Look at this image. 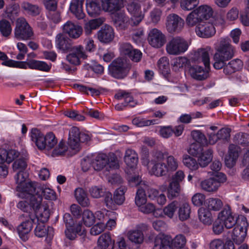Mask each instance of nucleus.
Here are the masks:
<instances>
[{"label": "nucleus", "instance_id": "obj_1", "mask_svg": "<svg viewBox=\"0 0 249 249\" xmlns=\"http://www.w3.org/2000/svg\"><path fill=\"white\" fill-rule=\"evenodd\" d=\"M139 0H126V7L131 17L129 18L124 11L118 12L113 16L116 27L124 29L130 24L131 26L139 25L144 18L145 13L151 7L152 4L145 0L143 10L137 1Z\"/></svg>", "mask_w": 249, "mask_h": 249}, {"label": "nucleus", "instance_id": "obj_2", "mask_svg": "<svg viewBox=\"0 0 249 249\" xmlns=\"http://www.w3.org/2000/svg\"><path fill=\"white\" fill-rule=\"evenodd\" d=\"M31 140L35 142L40 150H44L48 155L54 157L63 154L67 150L63 142L57 144V141L54 135L50 132L44 136L37 129H32L30 133Z\"/></svg>", "mask_w": 249, "mask_h": 249}, {"label": "nucleus", "instance_id": "obj_3", "mask_svg": "<svg viewBox=\"0 0 249 249\" xmlns=\"http://www.w3.org/2000/svg\"><path fill=\"white\" fill-rule=\"evenodd\" d=\"M166 152H156L153 159L146 164L150 174L158 177L166 176L176 171L178 167V161L173 156H167L165 161V156H167Z\"/></svg>", "mask_w": 249, "mask_h": 249}, {"label": "nucleus", "instance_id": "obj_4", "mask_svg": "<svg viewBox=\"0 0 249 249\" xmlns=\"http://www.w3.org/2000/svg\"><path fill=\"white\" fill-rule=\"evenodd\" d=\"M228 37H221L214 44L216 51L213 56V67L217 70L222 68L226 62L232 58L235 53V48L230 43Z\"/></svg>", "mask_w": 249, "mask_h": 249}, {"label": "nucleus", "instance_id": "obj_5", "mask_svg": "<svg viewBox=\"0 0 249 249\" xmlns=\"http://www.w3.org/2000/svg\"><path fill=\"white\" fill-rule=\"evenodd\" d=\"M92 167L96 171H101L105 169L109 171L111 170L118 169L119 167V161L113 153L108 155L100 153L92 155Z\"/></svg>", "mask_w": 249, "mask_h": 249}, {"label": "nucleus", "instance_id": "obj_6", "mask_svg": "<svg viewBox=\"0 0 249 249\" xmlns=\"http://www.w3.org/2000/svg\"><path fill=\"white\" fill-rule=\"evenodd\" d=\"M15 179L17 196L20 198L31 196L35 191V183L29 180L28 173L26 171L17 172Z\"/></svg>", "mask_w": 249, "mask_h": 249}, {"label": "nucleus", "instance_id": "obj_7", "mask_svg": "<svg viewBox=\"0 0 249 249\" xmlns=\"http://www.w3.org/2000/svg\"><path fill=\"white\" fill-rule=\"evenodd\" d=\"M237 222V220L228 206L218 213L217 218L213 224V231L215 234H219L223 231L224 227L227 229L231 228Z\"/></svg>", "mask_w": 249, "mask_h": 249}, {"label": "nucleus", "instance_id": "obj_8", "mask_svg": "<svg viewBox=\"0 0 249 249\" xmlns=\"http://www.w3.org/2000/svg\"><path fill=\"white\" fill-rule=\"evenodd\" d=\"M186 243L185 236L182 234L177 235L174 239L167 235H159L155 241L154 249H173V243L176 248H183Z\"/></svg>", "mask_w": 249, "mask_h": 249}, {"label": "nucleus", "instance_id": "obj_9", "mask_svg": "<svg viewBox=\"0 0 249 249\" xmlns=\"http://www.w3.org/2000/svg\"><path fill=\"white\" fill-rule=\"evenodd\" d=\"M66 224L65 235L71 240H74L77 235H82L85 233V228L80 222H74L69 213H65L63 216Z\"/></svg>", "mask_w": 249, "mask_h": 249}, {"label": "nucleus", "instance_id": "obj_10", "mask_svg": "<svg viewBox=\"0 0 249 249\" xmlns=\"http://www.w3.org/2000/svg\"><path fill=\"white\" fill-rule=\"evenodd\" d=\"M189 47L187 41L180 36L173 37L167 43L166 51L170 55H177L186 52Z\"/></svg>", "mask_w": 249, "mask_h": 249}, {"label": "nucleus", "instance_id": "obj_11", "mask_svg": "<svg viewBox=\"0 0 249 249\" xmlns=\"http://www.w3.org/2000/svg\"><path fill=\"white\" fill-rule=\"evenodd\" d=\"M130 67L131 66L126 59L118 58L109 65L108 70L115 78H122L126 75Z\"/></svg>", "mask_w": 249, "mask_h": 249}, {"label": "nucleus", "instance_id": "obj_12", "mask_svg": "<svg viewBox=\"0 0 249 249\" xmlns=\"http://www.w3.org/2000/svg\"><path fill=\"white\" fill-rule=\"evenodd\" d=\"M89 140V136L85 133H81L77 127L72 126L70 129L68 144L71 149L78 150L81 142H88Z\"/></svg>", "mask_w": 249, "mask_h": 249}, {"label": "nucleus", "instance_id": "obj_13", "mask_svg": "<svg viewBox=\"0 0 249 249\" xmlns=\"http://www.w3.org/2000/svg\"><path fill=\"white\" fill-rule=\"evenodd\" d=\"M14 35L15 38L18 40H27L32 38L33 32L26 20L19 18L16 22Z\"/></svg>", "mask_w": 249, "mask_h": 249}, {"label": "nucleus", "instance_id": "obj_14", "mask_svg": "<svg viewBox=\"0 0 249 249\" xmlns=\"http://www.w3.org/2000/svg\"><path fill=\"white\" fill-rule=\"evenodd\" d=\"M33 209L35 213V217L33 219H36V222L45 223L48 221L50 217V210L48 204L43 202L41 203V198L36 200L35 202L32 203Z\"/></svg>", "mask_w": 249, "mask_h": 249}, {"label": "nucleus", "instance_id": "obj_15", "mask_svg": "<svg viewBox=\"0 0 249 249\" xmlns=\"http://www.w3.org/2000/svg\"><path fill=\"white\" fill-rule=\"evenodd\" d=\"M238 223V224L233 230L231 238L235 244H240L246 236L248 223L243 215L239 216Z\"/></svg>", "mask_w": 249, "mask_h": 249}, {"label": "nucleus", "instance_id": "obj_16", "mask_svg": "<svg viewBox=\"0 0 249 249\" xmlns=\"http://www.w3.org/2000/svg\"><path fill=\"white\" fill-rule=\"evenodd\" d=\"M184 21L176 14H169L166 19L165 28L167 32L172 34H179L183 30Z\"/></svg>", "mask_w": 249, "mask_h": 249}, {"label": "nucleus", "instance_id": "obj_17", "mask_svg": "<svg viewBox=\"0 0 249 249\" xmlns=\"http://www.w3.org/2000/svg\"><path fill=\"white\" fill-rule=\"evenodd\" d=\"M215 20V19L212 21H203L197 25L195 29L196 35L205 38L213 36L216 33Z\"/></svg>", "mask_w": 249, "mask_h": 249}, {"label": "nucleus", "instance_id": "obj_18", "mask_svg": "<svg viewBox=\"0 0 249 249\" xmlns=\"http://www.w3.org/2000/svg\"><path fill=\"white\" fill-rule=\"evenodd\" d=\"M226 180V176L222 173H217L213 177L205 179L201 182L202 189L209 192L217 190L222 183Z\"/></svg>", "mask_w": 249, "mask_h": 249}, {"label": "nucleus", "instance_id": "obj_19", "mask_svg": "<svg viewBox=\"0 0 249 249\" xmlns=\"http://www.w3.org/2000/svg\"><path fill=\"white\" fill-rule=\"evenodd\" d=\"M34 195L36 196V200L41 198V203L42 197L50 200H55L57 198L55 191L48 184H41L37 187L35 186Z\"/></svg>", "mask_w": 249, "mask_h": 249}, {"label": "nucleus", "instance_id": "obj_20", "mask_svg": "<svg viewBox=\"0 0 249 249\" xmlns=\"http://www.w3.org/2000/svg\"><path fill=\"white\" fill-rule=\"evenodd\" d=\"M149 44L153 47L160 48L163 46L166 42L165 35L159 29L153 28L150 30L148 35Z\"/></svg>", "mask_w": 249, "mask_h": 249}, {"label": "nucleus", "instance_id": "obj_21", "mask_svg": "<svg viewBox=\"0 0 249 249\" xmlns=\"http://www.w3.org/2000/svg\"><path fill=\"white\" fill-rule=\"evenodd\" d=\"M33 223L36 224V219H33L31 216L30 219L22 222L17 227V231L21 240L26 241L28 239Z\"/></svg>", "mask_w": 249, "mask_h": 249}, {"label": "nucleus", "instance_id": "obj_22", "mask_svg": "<svg viewBox=\"0 0 249 249\" xmlns=\"http://www.w3.org/2000/svg\"><path fill=\"white\" fill-rule=\"evenodd\" d=\"M210 48L198 49L194 52L191 61L197 63L202 62L205 67H210Z\"/></svg>", "mask_w": 249, "mask_h": 249}, {"label": "nucleus", "instance_id": "obj_23", "mask_svg": "<svg viewBox=\"0 0 249 249\" xmlns=\"http://www.w3.org/2000/svg\"><path fill=\"white\" fill-rule=\"evenodd\" d=\"M87 55L83 47L79 45L71 49L70 53L67 56V59L70 63L76 65L79 64L81 58L85 59Z\"/></svg>", "mask_w": 249, "mask_h": 249}, {"label": "nucleus", "instance_id": "obj_24", "mask_svg": "<svg viewBox=\"0 0 249 249\" xmlns=\"http://www.w3.org/2000/svg\"><path fill=\"white\" fill-rule=\"evenodd\" d=\"M44 223L36 222L37 225L34 230V233L38 238L46 237V240L47 242H49L53 237V229L51 227H46Z\"/></svg>", "mask_w": 249, "mask_h": 249}, {"label": "nucleus", "instance_id": "obj_25", "mask_svg": "<svg viewBox=\"0 0 249 249\" xmlns=\"http://www.w3.org/2000/svg\"><path fill=\"white\" fill-rule=\"evenodd\" d=\"M63 32L70 37L77 38L82 35L83 28L78 24L68 21L63 26Z\"/></svg>", "mask_w": 249, "mask_h": 249}, {"label": "nucleus", "instance_id": "obj_26", "mask_svg": "<svg viewBox=\"0 0 249 249\" xmlns=\"http://www.w3.org/2000/svg\"><path fill=\"white\" fill-rule=\"evenodd\" d=\"M210 67H205V69L197 65L191 66L189 69V73L191 76L197 80H204L209 76Z\"/></svg>", "mask_w": 249, "mask_h": 249}, {"label": "nucleus", "instance_id": "obj_27", "mask_svg": "<svg viewBox=\"0 0 249 249\" xmlns=\"http://www.w3.org/2000/svg\"><path fill=\"white\" fill-rule=\"evenodd\" d=\"M97 37L100 42L108 43L114 37V32L112 27L108 25L103 26L97 32Z\"/></svg>", "mask_w": 249, "mask_h": 249}, {"label": "nucleus", "instance_id": "obj_28", "mask_svg": "<svg viewBox=\"0 0 249 249\" xmlns=\"http://www.w3.org/2000/svg\"><path fill=\"white\" fill-rule=\"evenodd\" d=\"M201 21L215 19L213 16V10L212 7L207 4H203L195 9Z\"/></svg>", "mask_w": 249, "mask_h": 249}, {"label": "nucleus", "instance_id": "obj_29", "mask_svg": "<svg viewBox=\"0 0 249 249\" xmlns=\"http://www.w3.org/2000/svg\"><path fill=\"white\" fill-rule=\"evenodd\" d=\"M124 160L127 166V170H133L137 166L138 162V155L135 151L128 149L125 151Z\"/></svg>", "mask_w": 249, "mask_h": 249}, {"label": "nucleus", "instance_id": "obj_30", "mask_svg": "<svg viewBox=\"0 0 249 249\" xmlns=\"http://www.w3.org/2000/svg\"><path fill=\"white\" fill-rule=\"evenodd\" d=\"M238 147L234 144H231L229 148L228 155L225 158V164L229 168L232 167L235 164L238 157Z\"/></svg>", "mask_w": 249, "mask_h": 249}, {"label": "nucleus", "instance_id": "obj_31", "mask_svg": "<svg viewBox=\"0 0 249 249\" xmlns=\"http://www.w3.org/2000/svg\"><path fill=\"white\" fill-rule=\"evenodd\" d=\"M128 239L135 245L141 244L144 240V235L140 227H137L129 230L127 233Z\"/></svg>", "mask_w": 249, "mask_h": 249}, {"label": "nucleus", "instance_id": "obj_32", "mask_svg": "<svg viewBox=\"0 0 249 249\" xmlns=\"http://www.w3.org/2000/svg\"><path fill=\"white\" fill-rule=\"evenodd\" d=\"M243 66L242 61L239 59H234L230 61L223 68V71L225 74L231 75L240 70Z\"/></svg>", "mask_w": 249, "mask_h": 249}, {"label": "nucleus", "instance_id": "obj_33", "mask_svg": "<svg viewBox=\"0 0 249 249\" xmlns=\"http://www.w3.org/2000/svg\"><path fill=\"white\" fill-rule=\"evenodd\" d=\"M19 156V153L15 150H0V164L7 162L9 163Z\"/></svg>", "mask_w": 249, "mask_h": 249}, {"label": "nucleus", "instance_id": "obj_34", "mask_svg": "<svg viewBox=\"0 0 249 249\" xmlns=\"http://www.w3.org/2000/svg\"><path fill=\"white\" fill-rule=\"evenodd\" d=\"M102 6L105 11L114 14L119 12V0H102Z\"/></svg>", "mask_w": 249, "mask_h": 249}, {"label": "nucleus", "instance_id": "obj_35", "mask_svg": "<svg viewBox=\"0 0 249 249\" xmlns=\"http://www.w3.org/2000/svg\"><path fill=\"white\" fill-rule=\"evenodd\" d=\"M178 214L179 219L181 221L188 219L190 216L191 206L187 202H183L178 205Z\"/></svg>", "mask_w": 249, "mask_h": 249}, {"label": "nucleus", "instance_id": "obj_36", "mask_svg": "<svg viewBox=\"0 0 249 249\" xmlns=\"http://www.w3.org/2000/svg\"><path fill=\"white\" fill-rule=\"evenodd\" d=\"M105 19L103 18H99L89 20L86 22L84 25V31L86 35H89L93 30H95L103 23Z\"/></svg>", "mask_w": 249, "mask_h": 249}, {"label": "nucleus", "instance_id": "obj_37", "mask_svg": "<svg viewBox=\"0 0 249 249\" xmlns=\"http://www.w3.org/2000/svg\"><path fill=\"white\" fill-rule=\"evenodd\" d=\"M86 6L88 14L91 17L98 15L100 12L99 0H86Z\"/></svg>", "mask_w": 249, "mask_h": 249}, {"label": "nucleus", "instance_id": "obj_38", "mask_svg": "<svg viewBox=\"0 0 249 249\" xmlns=\"http://www.w3.org/2000/svg\"><path fill=\"white\" fill-rule=\"evenodd\" d=\"M24 199L20 201L17 205V207L21 211L28 212L31 208H33L32 205V202H36V196L34 195V192L32 193L31 196L22 198Z\"/></svg>", "mask_w": 249, "mask_h": 249}, {"label": "nucleus", "instance_id": "obj_39", "mask_svg": "<svg viewBox=\"0 0 249 249\" xmlns=\"http://www.w3.org/2000/svg\"><path fill=\"white\" fill-rule=\"evenodd\" d=\"M112 242L110 235L107 233L102 234L99 238L98 245L94 249H113L111 246Z\"/></svg>", "mask_w": 249, "mask_h": 249}, {"label": "nucleus", "instance_id": "obj_40", "mask_svg": "<svg viewBox=\"0 0 249 249\" xmlns=\"http://www.w3.org/2000/svg\"><path fill=\"white\" fill-rule=\"evenodd\" d=\"M198 216L199 221L204 225H210L212 223L213 217L209 210L200 208L198 210Z\"/></svg>", "mask_w": 249, "mask_h": 249}, {"label": "nucleus", "instance_id": "obj_41", "mask_svg": "<svg viewBox=\"0 0 249 249\" xmlns=\"http://www.w3.org/2000/svg\"><path fill=\"white\" fill-rule=\"evenodd\" d=\"M29 68L37 70L43 71H49L52 67L51 64H47L45 62L36 60L28 61Z\"/></svg>", "mask_w": 249, "mask_h": 249}, {"label": "nucleus", "instance_id": "obj_42", "mask_svg": "<svg viewBox=\"0 0 249 249\" xmlns=\"http://www.w3.org/2000/svg\"><path fill=\"white\" fill-rule=\"evenodd\" d=\"M75 197L78 203L83 207H88L90 204V202L87 195L84 190L81 188L75 189Z\"/></svg>", "mask_w": 249, "mask_h": 249}, {"label": "nucleus", "instance_id": "obj_43", "mask_svg": "<svg viewBox=\"0 0 249 249\" xmlns=\"http://www.w3.org/2000/svg\"><path fill=\"white\" fill-rule=\"evenodd\" d=\"M182 161L183 164L191 171H196L199 167L198 161L187 154H185L182 156Z\"/></svg>", "mask_w": 249, "mask_h": 249}, {"label": "nucleus", "instance_id": "obj_44", "mask_svg": "<svg viewBox=\"0 0 249 249\" xmlns=\"http://www.w3.org/2000/svg\"><path fill=\"white\" fill-rule=\"evenodd\" d=\"M157 67L159 72L163 76H167L170 72L169 60L166 56L161 57L157 62Z\"/></svg>", "mask_w": 249, "mask_h": 249}, {"label": "nucleus", "instance_id": "obj_45", "mask_svg": "<svg viewBox=\"0 0 249 249\" xmlns=\"http://www.w3.org/2000/svg\"><path fill=\"white\" fill-rule=\"evenodd\" d=\"M212 151L211 149L202 152L198 157L197 161L199 166L202 167L207 166L212 161Z\"/></svg>", "mask_w": 249, "mask_h": 249}, {"label": "nucleus", "instance_id": "obj_46", "mask_svg": "<svg viewBox=\"0 0 249 249\" xmlns=\"http://www.w3.org/2000/svg\"><path fill=\"white\" fill-rule=\"evenodd\" d=\"M185 22L186 25L189 27H194L201 22V20L195 9L187 15L185 18Z\"/></svg>", "mask_w": 249, "mask_h": 249}, {"label": "nucleus", "instance_id": "obj_47", "mask_svg": "<svg viewBox=\"0 0 249 249\" xmlns=\"http://www.w3.org/2000/svg\"><path fill=\"white\" fill-rule=\"evenodd\" d=\"M181 192L179 183L177 181H171L167 189V195L169 198L178 196Z\"/></svg>", "mask_w": 249, "mask_h": 249}, {"label": "nucleus", "instance_id": "obj_48", "mask_svg": "<svg viewBox=\"0 0 249 249\" xmlns=\"http://www.w3.org/2000/svg\"><path fill=\"white\" fill-rule=\"evenodd\" d=\"M126 188L124 186H121L117 189L113 194V199L116 205H121L125 201L124 194Z\"/></svg>", "mask_w": 249, "mask_h": 249}, {"label": "nucleus", "instance_id": "obj_49", "mask_svg": "<svg viewBox=\"0 0 249 249\" xmlns=\"http://www.w3.org/2000/svg\"><path fill=\"white\" fill-rule=\"evenodd\" d=\"M12 31V24L9 21L5 19L0 20V33L2 36L9 37L11 34Z\"/></svg>", "mask_w": 249, "mask_h": 249}, {"label": "nucleus", "instance_id": "obj_50", "mask_svg": "<svg viewBox=\"0 0 249 249\" xmlns=\"http://www.w3.org/2000/svg\"><path fill=\"white\" fill-rule=\"evenodd\" d=\"M199 3V0H180V6L184 11H189L195 9Z\"/></svg>", "mask_w": 249, "mask_h": 249}, {"label": "nucleus", "instance_id": "obj_51", "mask_svg": "<svg viewBox=\"0 0 249 249\" xmlns=\"http://www.w3.org/2000/svg\"><path fill=\"white\" fill-rule=\"evenodd\" d=\"M82 221L86 226H91L95 222L94 213L89 210H84L82 213Z\"/></svg>", "mask_w": 249, "mask_h": 249}, {"label": "nucleus", "instance_id": "obj_52", "mask_svg": "<svg viewBox=\"0 0 249 249\" xmlns=\"http://www.w3.org/2000/svg\"><path fill=\"white\" fill-rule=\"evenodd\" d=\"M147 202V196L144 190L140 188L138 189L135 198V203L138 208L144 205Z\"/></svg>", "mask_w": 249, "mask_h": 249}, {"label": "nucleus", "instance_id": "obj_53", "mask_svg": "<svg viewBox=\"0 0 249 249\" xmlns=\"http://www.w3.org/2000/svg\"><path fill=\"white\" fill-rule=\"evenodd\" d=\"M178 208V203L173 201L168 204L163 209V213L164 215L169 218H172Z\"/></svg>", "mask_w": 249, "mask_h": 249}, {"label": "nucleus", "instance_id": "obj_54", "mask_svg": "<svg viewBox=\"0 0 249 249\" xmlns=\"http://www.w3.org/2000/svg\"><path fill=\"white\" fill-rule=\"evenodd\" d=\"M117 218L118 214L116 212L113 211L110 213V215L107 218V222L106 223L104 222L105 230L111 231L114 229L117 226Z\"/></svg>", "mask_w": 249, "mask_h": 249}, {"label": "nucleus", "instance_id": "obj_55", "mask_svg": "<svg viewBox=\"0 0 249 249\" xmlns=\"http://www.w3.org/2000/svg\"><path fill=\"white\" fill-rule=\"evenodd\" d=\"M2 64L10 67L26 69L29 68L28 61L18 62L11 59H8L7 61H3Z\"/></svg>", "mask_w": 249, "mask_h": 249}, {"label": "nucleus", "instance_id": "obj_56", "mask_svg": "<svg viewBox=\"0 0 249 249\" xmlns=\"http://www.w3.org/2000/svg\"><path fill=\"white\" fill-rule=\"evenodd\" d=\"M132 124L138 127H143L149 126L151 124H157L156 120H146L145 118L137 117L134 118L132 120Z\"/></svg>", "mask_w": 249, "mask_h": 249}, {"label": "nucleus", "instance_id": "obj_57", "mask_svg": "<svg viewBox=\"0 0 249 249\" xmlns=\"http://www.w3.org/2000/svg\"><path fill=\"white\" fill-rule=\"evenodd\" d=\"M193 139L197 143L202 145L208 144V141L205 135L199 130H194L191 133Z\"/></svg>", "mask_w": 249, "mask_h": 249}, {"label": "nucleus", "instance_id": "obj_58", "mask_svg": "<svg viewBox=\"0 0 249 249\" xmlns=\"http://www.w3.org/2000/svg\"><path fill=\"white\" fill-rule=\"evenodd\" d=\"M26 166V162L21 157H19L18 159L15 160L13 164V170L16 172L25 171Z\"/></svg>", "mask_w": 249, "mask_h": 249}, {"label": "nucleus", "instance_id": "obj_59", "mask_svg": "<svg viewBox=\"0 0 249 249\" xmlns=\"http://www.w3.org/2000/svg\"><path fill=\"white\" fill-rule=\"evenodd\" d=\"M207 203L208 208L215 211H219L223 206L222 201L219 199L215 198L208 199Z\"/></svg>", "mask_w": 249, "mask_h": 249}, {"label": "nucleus", "instance_id": "obj_60", "mask_svg": "<svg viewBox=\"0 0 249 249\" xmlns=\"http://www.w3.org/2000/svg\"><path fill=\"white\" fill-rule=\"evenodd\" d=\"M112 212L113 211H108L106 209H102L96 211L94 213L95 221H98V222H104L105 219L107 218L110 215V213H112Z\"/></svg>", "mask_w": 249, "mask_h": 249}, {"label": "nucleus", "instance_id": "obj_61", "mask_svg": "<svg viewBox=\"0 0 249 249\" xmlns=\"http://www.w3.org/2000/svg\"><path fill=\"white\" fill-rule=\"evenodd\" d=\"M22 8L28 14L35 16L39 13V9L38 6L32 5L28 2H24L21 5Z\"/></svg>", "mask_w": 249, "mask_h": 249}, {"label": "nucleus", "instance_id": "obj_62", "mask_svg": "<svg viewBox=\"0 0 249 249\" xmlns=\"http://www.w3.org/2000/svg\"><path fill=\"white\" fill-rule=\"evenodd\" d=\"M68 39L62 34H58L55 38V44L57 48L65 50L68 49L67 43Z\"/></svg>", "mask_w": 249, "mask_h": 249}, {"label": "nucleus", "instance_id": "obj_63", "mask_svg": "<svg viewBox=\"0 0 249 249\" xmlns=\"http://www.w3.org/2000/svg\"><path fill=\"white\" fill-rule=\"evenodd\" d=\"M188 60L185 57H178L173 60L172 65L175 70H178L184 67L187 64Z\"/></svg>", "mask_w": 249, "mask_h": 249}, {"label": "nucleus", "instance_id": "obj_64", "mask_svg": "<svg viewBox=\"0 0 249 249\" xmlns=\"http://www.w3.org/2000/svg\"><path fill=\"white\" fill-rule=\"evenodd\" d=\"M159 135L162 138L167 139L173 134L174 129L171 126H159Z\"/></svg>", "mask_w": 249, "mask_h": 249}]
</instances>
